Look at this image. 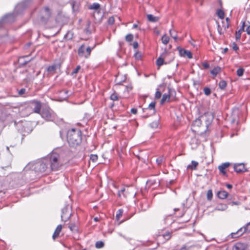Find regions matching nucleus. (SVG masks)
Listing matches in <instances>:
<instances>
[{
  "label": "nucleus",
  "mask_w": 250,
  "mask_h": 250,
  "mask_svg": "<svg viewBox=\"0 0 250 250\" xmlns=\"http://www.w3.org/2000/svg\"><path fill=\"white\" fill-rule=\"evenodd\" d=\"M134 56L136 59H139L141 57V53L139 52H136Z\"/></svg>",
  "instance_id": "nucleus-58"
},
{
  "label": "nucleus",
  "mask_w": 250,
  "mask_h": 250,
  "mask_svg": "<svg viewBox=\"0 0 250 250\" xmlns=\"http://www.w3.org/2000/svg\"><path fill=\"white\" fill-rule=\"evenodd\" d=\"M125 188H123L121 189L120 190H119L118 193L119 197H121L122 193H123L125 191Z\"/></svg>",
  "instance_id": "nucleus-52"
},
{
  "label": "nucleus",
  "mask_w": 250,
  "mask_h": 250,
  "mask_svg": "<svg viewBox=\"0 0 250 250\" xmlns=\"http://www.w3.org/2000/svg\"><path fill=\"white\" fill-rule=\"evenodd\" d=\"M204 92L205 95L208 96L211 93V90L209 87H206L204 88Z\"/></svg>",
  "instance_id": "nucleus-41"
},
{
  "label": "nucleus",
  "mask_w": 250,
  "mask_h": 250,
  "mask_svg": "<svg viewBox=\"0 0 250 250\" xmlns=\"http://www.w3.org/2000/svg\"><path fill=\"white\" fill-rule=\"evenodd\" d=\"M51 11L48 7H44L40 11V18L41 21L46 24L51 17Z\"/></svg>",
  "instance_id": "nucleus-4"
},
{
  "label": "nucleus",
  "mask_w": 250,
  "mask_h": 250,
  "mask_svg": "<svg viewBox=\"0 0 250 250\" xmlns=\"http://www.w3.org/2000/svg\"><path fill=\"white\" fill-rule=\"evenodd\" d=\"M104 246V242L102 241H97L95 243V247L97 249H101L103 248Z\"/></svg>",
  "instance_id": "nucleus-30"
},
{
  "label": "nucleus",
  "mask_w": 250,
  "mask_h": 250,
  "mask_svg": "<svg viewBox=\"0 0 250 250\" xmlns=\"http://www.w3.org/2000/svg\"><path fill=\"white\" fill-rule=\"evenodd\" d=\"M169 34L170 36L174 39L175 41L177 40V36L176 31L172 30H169Z\"/></svg>",
  "instance_id": "nucleus-32"
},
{
  "label": "nucleus",
  "mask_w": 250,
  "mask_h": 250,
  "mask_svg": "<svg viewBox=\"0 0 250 250\" xmlns=\"http://www.w3.org/2000/svg\"><path fill=\"white\" fill-rule=\"evenodd\" d=\"M122 214L123 210L122 209L118 210L116 215V219L119 220L120 217L122 216Z\"/></svg>",
  "instance_id": "nucleus-44"
},
{
  "label": "nucleus",
  "mask_w": 250,
  "mask_h": 250,
  "mask_svg": "<svg viewBox=\"0 0 250 250\" xmlns=\"http://www.w3.org/2000/svg\"><path fill=\"white\" fill-rule=\"evenodd\" d=\"M202 65L204 66L205 68H208L209 67V64L207 62H202Z\"/></svg>",
  "instance_id": "nucleus-54"
},
{
  "label": "nucleus",
  "mask_w": 250,
  "mask_h": 250,
  "mask_svg": "<svg viewBox=\"0 0 250 250\" xmlns=\"http://www.w3.org/2000/svg\"><path fill=\"white\" fill-rule=\"evenodd\" d=\"M248 22L249 23V25H248V26L245 30L247 34H248V32L250 31V22L249 21H248Z\"/></svg>",
  "instance_id": "nucleus-63"
},
{
  "label": "nucleus",
  "mask_w": 250,
  "mask_h": 250,
  "mask_svg": "<svg viewBox=\"0 0 250 250\" xmlns=\"http://www.w3.org/2000/svg\"><path fill=\"white\" fill-rule=\"evenodd\" d=\"M139 45L137 42H135L133 43V47L134 48L136 49L138 47Z\"/></svg>",
  "instance_id": "nucleus-61"
},
{
  "label": "nucleus",
  "mask_w": 250,
  "mask_h": 250,
  "mask_svg": "<svg viewBox=\"0 0 250 250\" xmlns=\"http://www.w3.org/2000/svg\"><path fill=\"white\" fill-rule=\"evenodd\" d=\"M85 51V45L84 44H82L81 45V46L79 48L78 50V53L79 56L80 57H84V55L85 54H84Z\"/></svg>",
  "instance_id": "nucleus-23"
},
{
  "label": "nucleus",
  "mask_w": 250,
  "mask_h": 250,
  "mask_svg": "<svg viewBox=\"0 0 250 250\" xmlns=\"http://www.w3.org/2000/svg\"><path fill=\"white\" fill-rule=\"evenodd\" d=\"M41 115L42 118L47 121L54 120L56 117L54 112L49 107L43 108L41 113Z\"/></svg>",
  "instance_id": "nucleus-6"
},
{
  "label": "nucleus",
  "mask_w": 250,
  "mask_h": 250,
  "mask_svg": "<svg viewBox=\"0 0 250 250\" xmlns=\"http://www.w3.org/2000/svg\"><path fill=\"white\" fill-rule=\"evenodd\" d=\"M133 40V35L132 34H128L125 36V40L127 42H131Z\"/></svg>",
  "instance_id": "nucleus-38"
},
{
  "label": "nucleus",
  "mask_w": 250,
  "mask_h": 250,
  "mask_svg": "<svg viewBox=\"0 0 250 250\" xmlns=\"http://www.w3.org/2000/svg\"><path fill=\"white\" fill-rule=\"evenodd\" d=\"M88 8L89 9L95 10V11L93 13V17L95 19H96V14H101L100 5L98 3H93L92 4L88 5Z\"/></svg>",
  "instance_id": "nucleus-12"
},
{
  "label": "nucleus",
  "mask_w": 250,
  "mask_h": 250,
  "mask_svg": "<svg viewBox=\"0 0 250 250\" xmlns=\"http://www.w3.org/2000/svg\"><path fill=\"white\" fill-rule=\"evenodd\" d=\"M69 229L72 231V232H75L77 231V228L76 225L75 224H70L68 226Z\"/></svg>",
  "instance_id": "nucleus-34"
},
{
  "label": "nucleus",
  "mask_w": 250,
  "mask_h": 250,
  "mask_svg": "<svg viewBox=\"0 0 250 250\" xmlns=\"http://www.w3.org/2000/svg\"><path fill=\"white\" fill-rule=\"evenodd\" d=\"M247 248V244L242 243H237L233 246L232 250H246Z\"/></svg>",
  "instance_id": "nucleus-17"
},
{
  "label": "nucleus",
  "mask_w": 250,
  "mask_h": 250,
  "mask_svg": "<svg viewBox=\"0 0 250 250\" xmlns=\"http://www.w3.org/2000/svg\"><path fill=\"white\" fill-rule=\"evenodd\" d=\"M110 98L112 101H117L118 100V96L116 93H113L111 95Z\"/></svg>",
  "instance_id": "nucleus-42"
},
{
  "label": "nucleus",
  "mask_w": 250,
  "mask_h": 250,
  "mask_svg": "<svg viewBox=\"0 0 250 250\" xmlns=\"http://www.w3.org/2000/svg\"><path fill=\"white\" fill-rule=\"evenodd\" d=\"M30 124L27 122H22L17 125L19 130L21 131L23 135L29 134L31 132V130L29 127Z\"/></svg>",
  "instance_id": "nucleus-8"
},
{
  "label": "nucleus",
  "mask_w": 250,
  "mask_h": 250,
  "mask_svg": "<svg viewBox=\"0 0 250 250\" xmlns=\"http://www.w3.org/2000/svg\"><path fill=\"white\" fill-rule=\"evenodd\" d=\"M131 112L132 113V114H135L137 113V109L136 108H133L131 109Z\"/></svg>",
  "instance_id": "nucleus-62"
},
{
  "label": "nucleus",
  "mask_w": 250,
  "mask_h": 250,
  "mask_svg": "<svg viewBox=\"0 0 250 250\" xmlns=\"http://www.w3.org/2000/svg\"><path fill=\"white\" fill-rule=\"evenodd\" d=\"M25 1L19 3L15 8V11L17 14L21 13V11L23 10L26 7Z\"/></svg>",
  "instance_id": "nucleus-18"
},
{
  "label": "nucleus",
  "mask_w": 250,
  "mask_h": 250,
  "mask_svg": "<svg viewBox=\"0 0 250 250\" xmlns=\"http://www.w3.org/2000/svg\"><path fill=\"white\" fill-rule=\"evenodd\" d=\"M57 67V66L56 64L52 65L51 66H49V67H48V68L47 69V71L49 73H50L52 74H53L55 73V72L56 70Z\"/></svg>",
  "instance_id": "nucleus-27"
},
{
  "label": "nucleus",
  "mask_w": 250,
  "mask_h": 250,
  "mask_svg": "<svg viewBox=\"0 0 250 250\" xmlns=\"http://www.w3.org/2000/svg\"><path fill=\"white\" fill-rule=\"evenodd\" d=\"M161 40H162V42L164 44H167L169 42V38L168 36L165 35L163 36H162Z\"/></svg>",
  "instance_id": "nucleus-33"
},
{
  "label": "nucleus",
  "mask_w": 250,
  "mask_h": 250,
  "mask_svg": "<svg viewBox=\"0 0 250 250\" xmlns=\"http://www.w3.org/2000/svg\"><path fill=\"white\" fill-rule=\"evenodd\" d=\"M218 85L220 89H224L227 86V82L224 80L221 81L219 83Z\"/></svg>",
  "instance_id": "nucleus-31"
},
{
  "label": "nucleus",
  "mask_w": 250,
  "mask_h": 250,
  "mask_svg": "<svg viewBox=\"0 0 250 250\" xmlns=\"http://www.w3.org/2000/svg\"><path fill=\"white\" fill-rule=\"evenodd\" d=\"M228 208L227 204H219L217 205L214 209V210L224 211Z\"/></svg>",
  "instance_id": "nucleus-21"
},
{
  "label": "nucleus",
  "mask_w": 250,
  "mask_h": 250,
  "mask_svg": "<svg viewBox=\"0 0 250 250\" xmlns=\"http://www.w3.org/2000/svg\"><path fill=\"white\" fill-rule=\"evenodd\" d=\"M33 106V111L36 113H40L41 109L42 104L40 102L38 101H33L32 102Z\"/></svg>",
  "instance_id": "nucleus-15"
},
{
  "label": "nucleus",
  "mask_w": 250,
  "mask_h": 250,
  "mask_svg": "<svg viewBox=\"0 0 250 250\" xmlns=\"http://www.w3.org/2000/svg\"><path fill=\"white\" fill-rule=\"evenodd\" d=\"M61 94H65V95H67L66 97H68V93H69V91L68 90H63V91H61Z\"/></svg>",
  "instance_id": "nucleus-60"
},
{
  "label": "nucleus",
  "mask_w": 250,
  "mask_h": 250,
  "mask_svg": "<svg viewBox=\"0 0 250 250\" xmlns=\"http://www.w3.org/2000/svg\"><path fill=\"white\" fill-rule=\"evenodd\" d=\"M67 139L70 145L72 146L79 145L82 141L81 131L74 128L69 130L67 134Z\"/></svg>",
  "instance_id": "nucleus-2"
},
{
  "label": "nucleus",
  "mask_w": 250,
  "mask_h": 250,
  "mask_svg": "<svg viewBox=\"0 0 250 250\" xmlns=\"http://www.w3.org/2000/svg\"><path fill=\"white\" fill-rule=\"evenodd\" d=\"M195 124H197V125H199L201 124L200 120L197 119L195 121Z\"/></svg>",
  "instance_id": "nucleus-64"
},
{
  "label": "nucleus",
  "mask_w": 250,
  "mask_h": 250,
  "mask_svg": "<svg viewBox=\"0 0 250 250\" xmlns=\"http://www.w3.org/2000/svg\"><path fill=\"white\" fill-rule=\"evenodd\" d=\"M92 49L93 48H91L90 47H87L86 48H85L86 53L84 55V57L85 58H87L89 56Z\"/></svg>",
  "instance_id": "nucleus-37"
},
{
  "label": "nucleus",
  "mask_w": 250,
  "mask_h": 250,
  "mask_svg": "<svg viewBox=\"0 0 250 250\" xmlns=\"http://www.w3.org/2000/svg\"><path fill=\"white\" fill-rule=\"evenodd\" d=\"M155 104L156 103L155 102H151L147 108L143 109L144 112L146 113V115L144 116V118H147L155 113Z\"/></svg>",
  "instance_id": "nucleus-9"
},
{
  "label": "nucleus",
  "mask_w": 250,
  "mask_h": 250,
  "mask_svg": "<svg viewBox=\"0 0 250 250\" xmlns=\"http://www.w3.org/2000/svg\"><path fill=\"white\" fill-rule=\"evenodd\" d=\"M72 7L73 11H78L79 4L76 2H74L72 3Z\"/></svg>",
  "instance_id": "nucleus-39"
},
{
  "label": "nucleus",
  "mask_w": 250,
  "mask_h": 250,
  "mask_svg": "<svg viewBox=\"0 0 250 250\" xmlns=\"http://www.w3.org/2000/svg\"><path fill=\"white\" fill-rule=\"evenodd\" d=\"M179 250H189V247L184 245Z\"/></svg>",
  "instance_id": "nucleus-56"
},
{
  "label": "nucleus",
  "mask_w": 250,
  "mask_h": 250,
  "mask_svg": "<svg viewBox=\"0 0 250 250\" xmlns=\"http://www.w3.org/2000/svg\"><path fill=\"white\" fill-rule=\"evenodd\" d=\"M240 204V203L238 201H233L230 203V205L231 206L233 205H239Z\"/></svg>",
  "instance_id": "nucleus-59"
},
{
  "label": "nucleus",
  "mask_w": 250,
  "mask_h": 250,
  "mask_svg": "<svg viewBox=\"0 0 250 250\" xmlns=\"http://www.w3.org/2000/svg\"><path fill=\"white\" fill-rule=\"evenodd\" d=\"M62 226L61 225H59L56 229L55 230L54 232V233L52 235V238L53 240H55L56 238H57L61 230H62Z\"/></svg>",
  "instance_id": "nucleus-19"
},
{
  "label": "nucleus",
  "mask_w": 250,
  "mask_h": 250,
  "mask_svg": "<svg viewBox=\"0 0 250 250\" xmlns=\"http://www.w3.org/2000/svg\"><path fill=\"white\" fill-rule=\"evenodd\" d=\"M170 99V94H166L165 93L163 94L162 96V98L160 101V104H163L166 101H168Z\"/></svg>",
  "instance_id": "nucleus-26"
},
{
  "label": "nucleus",
  "mask_w": 250,
  "mask_h": 250,
  "mask_svg": "<svg viewBox=\"0 0 250 250\" xmlns=\"http://www.w3.org/2000/svg\"><path fill=\"white\" fill-rule=\"evenodd\" d=\"M115 22L114 18L113 17H110L108 20V23L110 25H112Z\"/></svg>",
  "instance_id": "nucleus-47"
},
{
  "label": "nucleus",
  "mask_w": 250,
  "mask_h": 250,
  "mask_svg": "<svg viewBox=\"0 0 250 250\" xmlns=\"http://www.w3.org/2000/svg\"><path fill=\"white\" fill-rule=\"evenodd\" d=\"M228 195V193L224 190L218 191L217 193L218 197L221 199H225Z\"/></svg>",
  "instance_id": "nucleus-25"
},
{
  "label": "nucleus",
  "mask_w": 250,
  "mask_h": 250,
  "mask_svg": "<svg viewBox=\"0 0 250 250\" xmlns=\"http://www.w3.org/2000/svg\"><path fill=\"white\" fill-rule=\"evenodd\" d=\"M147 18L149 21L152 22H156L158 21L159 19V17L154 16L151 14L147 15Z\"/></svg>",
  "instance_id": "nucleus-24"
},
{
  "label": "nucleus",
  "mask_w": 250,
  "mask_h": 250,
  "mask_svg": "<svg viewBox=\"0 0 250 250\" xmlns=\"http://www.w3.org/2000/svg\"><path fill=\"white\" fill-rule=\"evenodd\" d=\"M159 125V121H155L149 124V126L152 128H156Z\"/></svg>",
  "instance_id": "nucleus-35"
},
{
  "label": "nucleus",
  "mask_w": 250,
  "mask_h": 250,
  "mask_svg": "<svg viewBox=\"0 0 250 250\" xmlns=\"http://www.w3.org/2000/svg\"><path fill=\"white\" fill-rule=\"evenodd\" d=\"M81 68L80 65H78L76 68H75L71 73V75L76 74Z\"/></svg>",
  "instance_id": "nucleus-45"
},
{
  "label": "nucleus",
  "mask_w": 250,
  "mask_h": 250,
  "mask_svg": "<svg viewBox=\"0 0 250 250\" xmlns=\"http://www.w3.org/2000/svg\"><path fill=\"white\" fill-rule=\"evenodd\" d=\"M59 151L60 150L53 151L45 157L51 171L58 170L62 165V153Z\"/></svg>",
  "instance_id": "nucleus-1"
},
{
  "label": "nucleus",
  "mask_w": 250,
  "mask_h": 250,
  "mask_svg": "<svg viewBox=\"0 0 250 250\" xmlns=\"http://www.w3.org/2000/svg\"><path fill=\"white\" fill-rule=\"evenodd\" d=\"M156 162L158 165H161L163 162V159L162 158H158L156 159Z\"/></svg>",
  "instance_id": "nucleus-57"
},
{
  "label": "nucleus",
  "mask_w": 250,
  "mask_h": 250,
  "mask_svg": "<svg viewBox=\"0 0 250 250\" xmlns=\"http://www.w3.org/2000/svg\"><path fill=\"white\" fill-rule=\"evenodd\" d=\"M73 37V32L71 31H68L67 33L64 35V39L66 40H71Z\"/></svg>",
  "instance_id": "nucleus-28"
},
{
  "label": "nucleus",
  "mask_w": 250,
  "mask_h": 250,
  "mask_svg": "<svg viewBox=\"0 0 250 250\" xmlns=\"http://www.w3.org/2000/svg\"><path fill=\"white\" fill-rule=\"evenodd\" d=\"M221 71V67L217 66L214 67L212 70L210 71V73L216 76Z\"/></svg>",
  "instance_id": "nucleus-29"
},
{
  "label": "nucleus",
  "mask_w": 250,
  "mask_h": 250,
  "mask_svg": "<svg viewBox=\"0 0 250 250\" xmlns=\"http://www.w3.org/2000/svg\"><path fill=\"white\" fill-rule=\"evenodd\" d=\"M72 215L71 206L69 203H66L64 207L62 209V221L66 222Z\"/></svg>",
  "instance_id": "nucleus-5"
},
{
  "label": "nucleus",
  "mask_w": 250,
  "mask_h": 250,
  "mask_svg": "<svg viewBox=\"0 0 250 250\" xmlns=\"http://www.w3.org/2000/svg\"><path fill=\"white\" fill-rule=\"evenodd\" d=\"M232 48L234 51H237L239 49L238 46L235 42L232 43Z\"/></svg>",
  "instance_id": "nucleus-55"
},
{
  "label": "nucleus",
  "mask_w": 250,
  "mask_h": 250,
  "mask_svg": "<svg viewBox=\"0 0 250 250\" xmlns=\"http://www.w3.org/2000/svg\"><path fill=\"white\" fill-rule=\"evenodd\" d=\"M25 91L26 89L25 88H21L19 91L18 93L21 96L25 93Z\"/></svg>",
  "instance_id": "nucleus-53"
},
{
  "label": "nucleus",
  "mask_w": 250,
  "mask_h": 250,
  "mask_svg": "<svg viewBox=\"0 0 250 250\" xmlns=\"http://www.w3.org/2000/svg\"><path fill=\"white\" fill-rule=\"evenodd\" d=\"M229 165L230 164L229 163H223L218 167V169L222 173L225 174L226 172L225 169L227 168L229 166Z\"/></svg>",
  "instance_id": "nucleus-20"
},
{
  "label": "nucleus",
  "mask_w": 250,
  "mask_h": 250,
  "mask_svg": "<svg viewBox=\"0 0 250 250\" xmlns=\"http://www.w3.org/2000/svg\"><path fill=\"white\" fill-rule=\"evenodd\" d=\"M217 16L221 19H223L224 18V12L221 9H218L217 12Z\"/></svg>",
  "instance_id": "nucleus-36"
},
{
  "label": "nucleus",
  "mask_w": 250,
  "mask_h": 250,
  "mask_svg": "<svg viewBox=\"0 0 250 250\" xmlns=\"http://www.w3.org/2000/svg\"><path fill=\"white\" fill-rule=\"evenodd\" d=\"M244 72V69L242 68H240L237 70V75L238 76L241 77V76H243Z\"/></svg>",
  "instance_id": "nucleus-43"
},
{
  "label": "nucleus",
  "mask_w": 250,
  "mask_h": 250,
  "mask_svg": "<svg viewBox=\"0 0 250 250\" xmlns=\"http://www.w3.org/2000/svg\"><path fill=\"white\" fill-rule=\"evenodd\" d=\"M28 56H22L19 58L18 63L20 67H22L31 61V59L27 60Z\"/></svg>",
  "instance_id": "nucleus-16"
},
{
  "label": "nucleus",
  "mask_w": 250,
  "mask_h": 250,
  "mask_svg": "<svg viewBox=\"0 0 250 250\" xmlns=\"http://www.w3.org/2000/svg\"><path fill=\"white\" fill-rule=\"evenodd\" d=\"M97 159H98V157L96 155H93V154L91 155L90 160L92 161L95 162L97 160Z\"/></svg>",
  "instance_id": "nucleus-48"
},
{
  "label": "nucleus",
  "mask_w": 250,
  "mask_h": 250,
  "mask_svg": "<svg viewBox=\"0 0 250 250\" xmlns=\"http://www.w3.org/2000/svg\"><path fill=\"white\" fill-rule=\"evenodd\" d=\"M14 16L13 14H8L5 15L0 20V27H2L6 23H12L14 21Z\"/></svg>",
  "instance_id": "nucleus-10"
},
{
  "label": "nucleus",
  "mask_w": 250,
  "mask_h": 250,
  "mask_svg": "<svg viewBox=\"0 0 250 250\" xmlns=\"http://www.w3.org/2000/svg\"><path fill=\"white\" fill-rule=\"evenodd\" d=\"M198 164L199 163L193 160L191 161V164L187 166V169H190L191 170H195L196 169Z\"/></svg>",
  "instance_id": "nucleus-22"
},
{
  "label": "nucleus",
  "mask_w": 250,
  "mask_h": 250,
  "mask_svg": "<svg viewBox=\"0 0 250 250\" xmlns=\"http://www.w3.org/2000/svg\"><path fill=\"white\" fill-rule=\"evenodd\" d=\"M250 232V222L247 223L245 226L239 229L236 232H232L230 234L232 238H235L241 236L244 233Z\"/></svg>",
  "instance_id": "nucleus-7"
},
{
  "label": "nucleus",
  "mask_w": 250,
  "mask_h": 250,
  "mask_svg": "<svg viewBox=\"0 0 250 250\" xmlns=\"http://www.w3.org/2000/svg\"><path fill=\"white\" fill-rule=\"evenodd\" d=\"M34 169L38 173L51 171L45 158L36 162L34 166Z\"/></svg>",
  "instance_id": "nucleus-3"
},
{
  "label": "nucleus",
  "mask_w": 250,
  "mask_h": 250,
  "mask_svg": "<svg viewBox=\"0 0 250 250\" xmlns=\"http://www.w3.org/2000/svg\"><path fill=\"white\" fill-rule=\"evenodd\" d=\"M217 23V30H218V32L219 33V34L220 35H222V28L221 27L220 25L219 24V23L217 21L216 22Z\"/></svg>",
  "instance_id": "nucleus-51"
},
{
  "label": "nucleus",
  "mask_w": 250,
  "mask_h": 250,
  "mask_svg": "<svg viewBox=\"0 0 250 250\" xmlns=\"http://www.w3.org/2000/svg\"><path fill=\"white\" fill-rule=\"evenodd\" d=\"M168 55V53L167 52L166 50H165V52L161 54L160 57L157 59L156 61V64L158 66H160L164 64H167L168 62H167L165 61V59L166 57Z\"/></svg>",
  "instance_id": "nucleus-11"
},
{
  "label": "nucleus",
  "mask_w": 250,
  "mask_h": 250,
  "mask_svg": "<svg viewBox=\"0 0 250 250\" xmlns=\"http://www.w3.org/2000/svg\"><path fill=\"white\" fill-rule=\"evenodd\" d=\"M177 49L179 50V54L182 57H187L188 59H191L192 58V53L190 51L182 49L180 47H177Z\"/></svg>",
  "instance_id": "nucleus-14"
},
{
  "label": "nucleus",
  "mask_w": 250,
  "mask_h": 250,
  "mask_svg": "<svg viewBox=\"0 0 250 250\" xmlns=\"http://www.w3.org/2000/svg\"><path fill=\"white\" fill-rule=\"evenodd\" d=\"M213 196L211 190H208L207 192V197L208 200H211Z\"/></svg>",
  "instance_id": "nucleus-40"
},
{
  "label": "nucleus",
  "mask_w": 250,
  "mask_h": 250,
  "mask_svg": "<svg viewBox=\"0 0 250 250\" xmlns=\"http://www.w3.org/2000/svg\"><path fill=\"white\" fill-rule=\"evenodd\" d=\"M234 169L237 173L244 172L248 171L243 163L234 164Z\"/></svg>",
  "instance_id": "nucleus-13"
},
{
  "label": "nucleus",
  "mask_w": 250,
  "mask_h": 250,
  "mask_svg": "<svg viewBox=\"0 0 250 250\" xmlns=\"http://www.w3.org/2000/svg\"><path fill=\"white\" fill-rule=\"evenodd\" d=\"M163 236L166 240H169L170 238V234L169 232H167Z\"/></svg>",
  "instance_id": "nucleus-50"
},
{
  "label": "nucleus",
  "mask_w": 250,
  "mask_h": 250,
  "mask_svg": "<svg viewBox=\"0 0 250 250\" xmlns=\"http://www.w3.org/2000/svg\"><path fill=\"white\" fill-rule=\"evenodd\" d=\"M161 93L159 91H157L155 94V98L156 99H159L161 97Z\"/></svg>",
  "instance_id": "nucleus-49"
},
{
  "label": "nucleus",
  "mask_w": 250,
  "mask_h": 250,
  "mask_svg": "<svg viewBox=\"0 0 250 250\" xmlns=\"http://www.w3.org/2000/svg\"><path fill=\"white\" fill-rule=\"evenodd\" d=\"M241 32L239 31H236L235 33V38L236 41L239 40L241 38Z\"/></svg>",
  "instance_id": "nucleus-46"
}]
</instances>
